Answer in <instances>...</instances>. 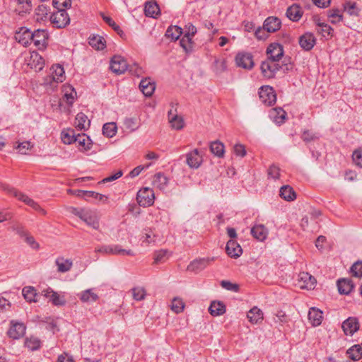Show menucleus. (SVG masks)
<instances>
[{"label": "nucleus", "mask_w": 362, "mask_h": 362, "mask_svg": "<svg viewBox=\"0 0 362 362\" xmlns=\"http://www.w3.org/2000/svg\"><path fill=\"white\" fill-rule=\"evenodd\" d=\"M251 234L255 239L264 241L268 235V230L263 224H257L252 228Z\"/></svg>", "instance_id": "nucleus-22"}, {"label": "nucleus", "mask_w": 362, "mask_h": 362, "mask_svg": "<svg viewBox=\"0 0 362 362\" xmlns=\"http://www.w3.org/2000/svg\"><path fill=\"white\" fill-rule=\"evenodd\" d=\"M279 168L274 165H272L268 169V176L272 179L277 180L279 178Z\"/></svg>", "instance_id": "nucleus-62"}, {"label": "nucleus", "mask_w": 362, "mask_h": 362, "mask_svg": "<svg viewBox=\"0 0 362 362\" xmlns=\"http://www.w3.org/2000/svg\"><path fill=\"white\" fill-rule=\"evenodd\" d=\"M132 296L134 300H141L145 298L146 291L143 287H135L132 289Z\"/></svg>", "instance_id": "nucleus-50"}, {"label": "nucleus", "mask_w": 362, "mask_h": 362, "mask_svg": "<svg viewBox=\"0 0 362 362\" xmlns=\"http://www.w3.org/2000/svg\"><path fill=\"white\" fill-rule=\"evenodd\" d=\"M168 118L173 129L180 130L184 127V120L181 116L177 115L176 110H170L168 113Z\"/></svg>", "instance_id": "nucleus-15"}, {"label": "nucleus", "mask_w": 362, "mask_h": 362, "mask_svg": "<svg viewBox=\"0 0 362 362\" xmlns=\"http://www.w3.org/2000/svg\"><path fill=\"white\" fill-rule=\"evenodd\" d=\"M302 14L301 8L297 4L292 5L286 11L287 17L293 21H298L301 18Z\"/></svg>", "instance_id": "nucleus-31"}, {"label": "nucleus", "mask_w": 362, "mask_h": 362, "mask_svg": "<svg viewBox=\"0 0 362 362\" xmlns=\"http://www.w3.org/2000/svg\"><path fill=\"white\" fill-rule=\"evenodd\" d=\"M125 127L131 131H134L137 129L136 119L134 117L126 118L124 121Z\"/></svg>", "instance_id": "nucleus-57"}, {"label": "nucleus", "mask_w": 362, "mask_h": 362, "mask_svg": "<svg viewBox=\"0 0 362 362\" xmlns=\"http://www.w3.org/2000/svg\"><path fill=\"white\" fill-rule=\"evenodd\" d=\"M283 69V66L280 64L279 62L267 59L261 64V71L264 77L267 78H272L274 77L278 71Z\"/></svg>", "instance_id": "nucleus-2"}, {"label": "nucleus", "mask_w": 362, "mask_h": 362, "mask_svg": "<svg viewBox=\"0 0 362 362\" xmlns=\"http://www.w3.org/2000/svg\"><path fill=\"white\" fill-rule=\"evenodd\" d=\"M346 355L354 361H358L362 357V348L360 345H354L346 351Z\"/></svg>", "instance_id": "nucleus-40"}, {"label": "nucleus", "mask_w": 362, "mask_h": 362, "mask_svg": "<svg viewBox=\"0 0 362 362\" xmlns=\"http://www.w3.org/2000/svg\"><path fill=\"white\" fill-rule=\"evenodd\" d=\"M15 38L20 44L27 47L32 42L31 31L27 28H21L16 33Z\"/></svg>", "instance_id": "nucleus-18"}, {"label": "nucleus", "mask_w": 362, "mask_h": 362, "mask_svg": "<svg viewBox=\"0 0 362 362\" xmlns=\"http://www.w3.org/2000/svg\"><path fill=\"white\" fill-rule=\"evenodd\" d=\"M209 311L212 316H218L226 313V306L221 302H212L209 308Z\"/></svg>", "instance_id": "nucleus-36"}, {"label": "nucleus", "mask_w": 362, "mask_h": 362, "mask_svg": "<svg viewBox=\"0 0 362 362\" xmlns=\"http://www.w3.org/2000/svg\"><path fill=\"white\" fill-rule=\"evenodd\" d=\"M101 16L105 22L112 27L119 35H122L123 34V31L121 30L120 27L117 25L110 17L106 16L103 13Z\"/></svg>", "instance_id": "nucleus-52"}, {"label": "nucleus", "mask_w": 362, "mask_h": 362, "mask_svg": "<svg viewBox=\"0 0 362 362\" xmlns=\"http://www.w3.org/2000/svg\"><path fill=\"white\" fill-rule=\"evenodd\" d=\"M215 71L220 74L226 69V63L224 59H216L214 62Z\"/></svg>", "instance_id": "nucleus-60"}, {"label": "nucleus", "mask_w": 362, "mask_h": 362, "mask_svg": "<svg viewBox=\"0 0 362 362\" xmlns=\"http://www.w3.org/2000/svg\"><path fill=\"white\" fill-rule=\"evenodd\" d=\"M281 22L279 18L274 16L267 18L264 22V28L267 33H274L281 28Z\"/></svg>", "instance_id": "nucleus-19"}, {"label": "nucleus", "mask_w": 362, "mask_h": 362, "mask_svg": "<svg viewBox=\"0 0 362 362\" xmlns=\"http://www.w3.org/2000/svg\"><path fill=\"white\" fill-rule=\"evenodd\" d=\"M127 69V63L126 60L121 56H115L110 62V69L117 74H122L125 72Z\"/></svg>", "instance_id": "nucleus-9"}, {"label": "nucleus", "mask_w": 362, "mask_h": 362, "mask_svg": "<svg viewBox=\"0 0 362 362\" xmlns=\"http://www.w3.org/2000/svg\"><path fill=\"white\" fill-rule=\"evenodd\" d=\"M51 73L45 78V85L52 86V83L62 82L64 79V70L60 65H54L51 68Z\"/></svg>", "instance_id": "nucleus-6"}, {"label": "nucleus", "mask_w": 362, "mask_h": 362, "mask_svg": "<svg viewBox=\"0 0 362 362\" xmlns=\"http://www.w3.org/2000/svg\"><path fill=\"white\" fill-rule=\"evenodd\" d=\"M28 65L35 71H40L44 67L45 60L37 52H33L30 54Z\"/></svg>", "instance_id": "nucleus-20"}, {"label": "nucleus", "mask_w": 362, "mask_h": 362, "mask_svg": "<svg viewBox=\"0 0 362 362\" xmlns=\"http://www.w3.org/2000/svg\"><path fill=\"white\" fill-rule=\"evenodd\" d=\"M202 160V156L197 149H194L186 155V163L191 168H198Z\"/></svg>", "instance_id": "nucleus-13"}, {"label": "nucleus", "mask_w": 362, "mask_h": 362, "mask_svg": "<svg viewBox=\"0 0 362 362\" xmlns=\"http://www.w3.org/2000/svg\"><path fill=\"white\" fill-rule=\"evenodd\" d=\"M71 4V0H53V6L57 10L70 7Z\"/></svg>", "instance_id": "nucleus-55"}, {"label": "nucleus", "mask_w": 362, "mask_h": 362, "mask_svg": "<svg viewBox=\"0 0 362 362\" xmlns=\"http://www.w3.org/2000/svg\"><path fill=\"white\" fill-rule=\"evenodd\" d=\"M71 213L78 216L81 221L85 222L87 226L95 230H98L100 227V216L96 211L89 209H78L71 207Z\"/></svg>", "instance_id": "nucleus-1"}, {"label": "nucleus", "mask_w": 362, "mask_h": 362, "mask_svg": "<svg viewBox=\"0 0 362 362\" xmlns=\"http://www.w3.org/2000/svg\"><path fill=\"white\" fill-rule=\"evenodd\" d=\"M298 281L301 282L300 288L306 289H312L314 288L316 280L314 276L308 272H301L298 275Z\"/></svg>", "instance_id": "nucleus-17"}, {"label": "nucleus", "mask_w": 362, "mask_h": 362, "mask_svg": "<svg viewBox=\"0 0 362 362\" xmlns=\"http://www.w3.org/2000/svg\"><path fill=\"white\" fill-rule=\"evenodd\" d=\"M269 117L278 124L285 122L286 112L281 107L272 108L269 111Z\"/></svg>", "instance_id": "nucleus-23"}, {"label": "nucleus", "mask_w": 362, "mask_h": 362, "mask_svg": "<svg viewBox=\"0 0 362 362\" xmlns=\"http://www.w3.org/2000/svg\"><path fill=\"white\" fill-rule=\"evenodd\" d=\"M235 62L238 66L250 69L254 66L252 56L250 53H238L235 57Z\"/></svg>", "instance_id": "nucleus-10"}, {"label": "nucleus", "mask_w": 362, "mask_h": 362, "mask_svg": "<svg viewBox=\"0 0 362 362\" xmlns=\"http://www.w3.org/2000/svg\"><path fill=\"white\" fill-rule=\"evenodd\" d=\"M30 147L31 145L29 141H23L19 143L16 148L18 151V153H20L21 154H26L27 151L29 150Z\"/></svg>", "instance_id": "nucleus-64"}, {"label": "nucleus", "mask_w": 362, "mask_h": 362, "mask_svg": "<svg viewBox=\"0 0 362 362\" xmlns=\"http://www.w3.org/2000/svg\"><path fill=\"white\" fill-rule=\"evenodd\" d=\"M316 39L311 33H306L299 38L300 46L306 51L310 50L315 45Z\"/></svg>", "instance_id": "nucleus-16"}, {"label": "nucleus", "mask_w": 362, "mask_h": 362, "mask_svg": "<svg viewBox=\"0 0 362 362\" xmlns=\"http://www.w3.org/2000/svg\"><path fill=\"white\" fill-rule=\"evenodd\" d=\"M211 152L217 157L222 158L224 155V145L223 143L216 141L210 144Z\"/></svg>", "instance_id": "nucleus-41"}, {"label": "nucleus", "mask_w": 362, "mask_h": 362, "mask_svg": "<svg viewBox=\"0 0 362 362\" xmlns=\"http://www.w3.org/2000/svg\"><path fill=\"white\" fill-rule=\"evenodd\" d=\"M50 301L57 306L64 305L66 303L65 300L54 291L50 295Z\"/></svg>", "instance_id": "nucleus-53"}, {"label": "nucleus", "mask_w": 362, "mask_h": 362, "mask_svg": "<svg viewBox=\"0 0 362 362\" xmlns=\"http://www.w3.org/2000/svg\"><path fill=\"white\" fill-rule=\"evenodd\" d=\"M159 7L156 2H146L144 7L145 15L148 17L156 18L159 14Z\"/></svg>", "instance_id": "nucleus-37"}, {"label": "nucleus", "mask_w": 362, "mask_h": 362, "mask_svg": "<svg viewBox=\"0 0 362 362\" xmlns=\"http://www.w3.org/2000/svg\"><path fill=\"white\" fill-rule=\"evenodd\" d=\"M154 199V192L151 188L144 187L137 192L136 200L141 206L146 207L153 205Z\"/></svg>", "instance_id": "nucleus-3"}, {"label": "nucleus", "mask_w": 362, "mask_h": 362, "mask_svg": "<svg viewBox=\"0 0 362 362\" xmlns=\"http://www.w3.org/2000/svg\"><path fill=\"white\" fill-rule=\"evenodd\" d=\"M139 88L146 96H151L155 90L156 85L150 78H144L141 81Z\"/></svg>", "instance_id": "nucleus-26"}, {"label": "nucleus", "mask_w": 362, "mask_h": 362, "mask_svg": "<svg viewBox=\"0 0 362 362\" xmlns=\"http://www.w3.org/2000/svg\"><path fill=\"white\" fill-rule=\"evenodd\" d=\"M279 192L280 197L286 201H293L296 199L294 190L288 185L281 187Z\"/></svg>", "instance_id": "nucleus-39"}, {"label": "nucleus", "mask_w": 362, "mask_h": 362, "mask_svg": "<svg viewBox=\"0 0 362 362\" xmlns=\"http://www.w3.org/2000/svg\"><path fill=\"white\" fill-rule=\"evenodd\" d=\"M344 11L350 16H358L359 8L355 2L347 1L343 4Z\"/></svg>", "instance_id": "nucleus-46"}, {"label": "nucleus", "mask_w": 362, "mask_h": 362, "mask_svg": "<svg viewBox=\"0 0 362 362\" xmlns=\"http://www.w3.org/2000/svg\"><path fill=\"white\" fill-rule=\"evenodd\" d=\"M170 253L168 250H156L153 254L155 264L165 262L170 257Z\"/></svg>", "instance_id": "nucleus-42"}, {"label": "nucleus", "mask_w": 362, "mask_h": 362, "mask_svg": "<svg viewBox=\"0 0 362 362\" xmlns=\"http://www.w3.org/2000/svg\"><path fill=\"white\" fill-rule=\"evenodd\" d=\"M267 59L279 62L284 56L283 46L277 42L271 43L267 49Z\"/></svg>", "instance_id": "nucleus-7"}, {"label": "nucleus", "mask_w": 362, "mask_h": 362, "mask_svg": "<svg viewBox=\"0 0 362 362\" xmlns=\"http://www.w3.org/2000/svg\"><path fill=\"white\" fill-rule=\"evenodd\" d=\"M352 158L354 163L359 166L360 168H362V150L358 149L356 150L352 155Z\"/></svg>", "instance_id": "nucleus-61"}, {"label": "nucleus", "mask_w": 362, "mask_h": 362, "mask_svg": "<svg viewBox=\"0 0 362 362\" xmlns=\"http://www.w3.org/2000/svg\"><path fill=\"white\" fill-rule=\"evenodd\" d=\"M221 285L223 288L228 291H232L234 292H238L239 290V285L237 284H233L230 281H222L221 282Z\"/></svg>", "instance_id": "nucleus-58"}, {"label": "nucleus", "mask_w": 362, "mask_h": 362, "mask_svg": "<svg viewBox=\"0 0 362 362\" xmlns=\"http://www.w3.org/2000/svg\"><path fill=\"white\" fill-rule=\"evenodd\" d=\"M35 14L37 16L36 20L37 21H43L47 15V9L44 6H40L35 10Z\"/></svg>", "instance_id": "nucleus-56"}, {"label": "nucleus", "mask_w": 362, "mask_h": 362, "mask_svg": "<svg viewBox=\"0 0 362 362\" xmlns=\"http://www.w3.org/2000/svg\"><path fill=\"white\" fill-rule=\"evenodd\" d=\"M185 303L180 298H174L171 303V310L175 313H180L183 311Z\"/></svg>", "instance_id": "nucleus-49"}, {"label": "nucleus", "mask_w": 362, "mask_h": 362, "mask_svg": "<svg viewBox=\"0 0 362 362\" xmlns=\"http://www.w3.org/2000/svg\"><path fill=\"white\" fill-rule=\"evenodd\" d=\"M117 125L115 122L106 123L103 127V134L107 137H113L117 132Z\"/></svg>", "instance_id": "nucleus-43"}, {"label": "nucleus", "mask_w": 362, "mask_h": 362, "mask_svg": "<svg viewBox=\"0 0 362 362\" xmlns=\"http://www.w3.org/2000/svg\"><path fill=\"white\" fill-rule=\"evenodd\" d=\"M214 257L196 259L187 266V270L197 272L204 269L211 262L214 261Z\"/></svg>", "instance_id": "nucleus-14"}, {"label": "nucleus", "mask_w": 362, "mask_h": 362, "mask_svg": "<svg viewBox=\"0 0 362 362\" xmlns=\"http://www.w3.org/2000/svg\"><path fill=\"white\" fill-rule=\"evenodd\" d=\"M80 300L83 303H93L95 302L98 296L93 292V290L90 288L82 291L78 294Z\"/></svg>", "instance_id": "nucleus-34"}, {"label": "nucleus", "mask_w": 362, "mask_h": 362, "mask_svg": "<svg viewBox=\"0 0 362 362\" xmlns=\"http://www.w3.org/2000/svg\"><path fill=\"white\" fill-rule=\"evenodd\" d=\"M327 16L332 23H337L342 21V14L338 8H333L327 11Z\"/></svg>", "instance_id": "nucleus-45"}, {"label": "nucleus", "mask_w": 362, "mask_h": 362, "mask_svg": "<svg viewBox=\"0 0 362 362\" xmlns=\"http://www.w3.org/2000/svg\"><path fill=\"white\" fill-rule=\"evenodd\" d=\"M259 96L261 102L271 106L276 103V95L274 90L269 86H264L259 88Z\"/></svg>", "instance_id": "nucleus-5"}, {"label": "nucleus", "mask_w": 362, "mask_h": 362, "mask_svg": "<svg viewBox=\"0 0 362 362\" xmlns=\"http://www.w3.org/2000/svg\"><path fill=\"white\" fill-rule=\"evenodd\" d=\"M76 135L73 130H67L62 132V141L65 144H71L75 143Z\"/></svg>", "instance_id": "nucleus-47"}, {"label": "nucleus", "mask_w": 362, "mask_h": 362, "mask_svg": "<svg viewBox=\"0 0 362 362\" xmlns=\"http://www.w3.org/2000/svg\"><path fill=\"white\" fill-rule=\"evenodd\" d=\"M50 21L57 28H65L70 23V18L65 9H59L50 16Z\"/></svg>", "instance_id": "nucleus-4"}, {"label": "nucleus", "mask_w": 362, "mask_h": 362, "mask_svg": "<svg viewBox=\"0 0 362 362\" xmlns=\"http://www.w3.org/2000/svg\"><path fill=\"white\" fill-rule=\"evenodd\" d=\"M332 28L327 24H318L317 33H321L323 37L331 35Z\"/></svg>", "instance_id": "nucleus-59"}, {"label": "nucleus", "mask_w": 362, "mask_h": 362, "mask_svg": "<svg viewBox=\"0 0 362 362\" xmlns=\"http://www.w3.org/2000/svg\"><path fill=\"white\" fill-rule=\"evenodd\" d=\"M22 293L27 302H37L40 300V296L33 286H25L23 288Z\"/></svg>", "instance_id": "nucleus-25"}, {"label": "nucleus", "mask_w": 362, "mask_h": 362, "mask_svg": "<svg viewBox=\"0 0 362 362\" xmlns=\"http://www.w3.org/2000/svg\"><path fill=\"white\" fill-rule=\"evenodd\" d=\"M351 272L353 276H354L356 277H361L362 276V262H355L351 267Z\"/></svg>", "instance_id": "nucleus-54"}, {"label": "nucleus", "mask_w": 362, "mask_h": 362, "mask_svg": "<svg viewBox=\"0 0 362 362\" xmlns=\"http://www.w3.org/2000/svg\"><path fill=\"white\" fill-rule=\"evenodd\" d=\"M249 321L252 324H257L263 320V313L257 307L251 308L247 315Z\"/></svg>", "instance_id": "nucleus-28"}, {"label": "nucleus", "mask_w": 362, "mask_h": 362, "mask_svg": "<svg viewBox=\"0 0 362 362\" xmlns=\"http://www.w3.org/2000/svg\"><path fill=\"white\" fill-rule=\"evenodd\" d=\"M64 91V98L66 99L68 105H71L74 103L75 97L76 95V91L71 86L66 87Z\"/></svg>", "instance_id": "nucleus-48"}, {"label": "nucleus", "mask_w": 362, "mask_h": 362, "mask_svg": "<svg viewBox=\"0 0 362 362\" xmlns=\"http://www.w3.org/2000/svg\"><path fill=\"white\" fill-rule=\"evenodd\" d=\"M32 42L39 49L43 48L47 44L48 34L45 30H37L31 32Z\"/></svg>", "instance_id": "nucleus-11"}, {"label": "nucleus", "mask_w": 362, "mask_h": 362, "mask_svg": "<svg viewBox=\"0 0 362 362\" xmlns=\"http://www.w3.org/2000/svg\"><path fill=\"white\" fill-rule=\"evenodd\" d=\"M337 287L339 293L349 294L354 288L352 281L346 279H341L337 281Z\"/></svg>", "instance_id": "nucleus-29"}, {"label": "nucleus", "mask_w": 362, "mask_h": 362, "mask_svg": "<svg viewBox=\"0 0 362 362\" xmlns=\"http://www.w3.org/2000/svg\"><path fill=\"white\" fill-rule=\"evenodd\" d=\"M24 346L31 351H37L41 347V341L36 337L30 336L25 338Z\"/></svg>", "instance_id": "nucleus-33"}, {"label": "nucleus", "mask_w": 362, "mask_h": 362, "mask_svg": "<svg viewBox=\"0 0 362 362\" xmlns=\"http://www.w3.org/2000/svg\"><path fill=\"white\" fill-rule=\"evenodd\" d=\"M152 183L155 187L164 190L168 185V178L163 173H158L153 176Z\"/></svg>", "instance_id": "nucleus-27"}, {"label": "nucleus", "mask_w": 362, "mask_h": 362, "mask_svg": "<svg viewBox=\"0 0 362 362\" xmlns=\"http://www.w3.org/2000/svg\"><path fill=\"white\" fill-rule=\"evenodd\" d=\"M192 37H190L189 35H185L184 37L181 39L180 43L181 47L186 51L189 52L192 48Z\"/></svg>", "instance_id": "nucleus-51"}, {"label": "nucleus", "mask_w": 362, "mask_h": 362, "mask_svg": "<svg viewBox=\"0 0 362 362\" xmlns=\"http://www.w3.org/2000/svg\"><path fill=\"white\" fill-rule=\"evenodd\" d=\"M308 320L313 326H318L322 321V312L315 307L310 308L308 314Z\"/></svg>", "instance_id": "nucleus-21"}, {"label": "nucleus", "mask_w": 362, "mask_h": 362, "mask_svg": "<svg viewBox=\"0 0 362 362\" xmlns=\"http://www.w3.org/2000/svg\"><path fill=\"white\" fill-rule=\"evenodd\" d=\"M89 45L98 50H103L106 47L105 38L100 35H93L89 37Z\"/></svg>", "instance_id": "nucleus-32"}, {"label": "nucleus", "mask_w": 362, "mask_h": 362, "mask_svg": "<svg viewBox=\"0 0 362 362\" xmlns=\"http://www.w3.org/2000/svg\"><path fill=\"white\" fill-rule=\"evenodd\" d=\"M359 322L356 317H349L342 323V329L346 335L352 336L359 329Z\"/></svg>", "instance_id": "nucleus-12"}, {"label": "nucleus", "mask_w": 362, "mask_h": 362, "mask_svg": "<svg viewBox=\"0 0 362 362\" xmlns=\"http://www.w3.org/2000/svg\"><path fill=\"white\" fill-rule=\"evenodd\" d=\"M18 6L15 11L21 16L29 13L31 11V1L30 0H17Z\"/></svg>", "instance_id": "nucleus-35"}, {"label": "nucleus", "mask_w": 362, "mask_h": 362, "mask_svg": "<svg viewBox=\"0 0 362 362\" xmlns=\"http://www.w3.org/2000/svg\"><path fill=\"white\" fill-rule=\"evenodd\" d=\"M11 327L8 331V335L13 339H18L23 337L25 333L26 327L23 323L11 321Z\"/></svg>", "instance_id": "nucleus-8"}, {"label": "nucleus", "mask_w": 362, "mask_h": 362, "mask_svg": "<svg viewBox=\"0 0 362 362\" xmlns=\"http://www.w3.org/2000/svg\"><path fill=\"white\" fill-rule=\"evenodd\" d=\"M75 144L81 151H87L90 148L92 142L89 136L85 134H78L76 136Z\"/></svg>", "instance_id": "nucleus-24"}, {"label": "nucleus", "mask_w": 362, "mask_h": 362, "mask_svg": "<svg viewBox=\"0 0 362 362\" xmlns=\"http://www.w3.org/2000/svg\"><path fill=\"white\" fill-rule=\"evenodd\" d=\"M90 124V121L88 117L83 112H79L75 118V126L80 130L87 129Z\"/></svg>", "instance_id": "nucleus-30"}, {"label": "nucleus", "mask_w": 362, "mask_h": 362, "mask_svg": "<svg viewBox=\"0 0 362 362\" xmlns=\"http://www.w3.org/2000/svg\"><path fill=\"white\" fill-rule=\"evenodd\" d=\"M72 261L71 259H65L64 257H59L56 259V264L58 271L60 272H66L70 270L72 267Z\"/></svg>", "instance_id": "nucleus-38"}, {"label": "nucleus", "mask_w": 362, "mask_h": 362, "mask_svg": "<svg viewBox=\"0 0 362 362\" xmlns=\"http://www.w3.org/2000/svg\"><path fill=\"white\" fill-rule=\"evenodd\" d=\"M233 151L237 156L242 158L246 155L245 146L241 144H236L233 147Z\"/></svg>", "instance_id": "nucleus-63"}, {"label": "nucleus", "mask_w": 362, "mask_h": 362, "mask_svg": "<svg viewBox=\"0 0 362 362\" xmlns=\"http://www.w3.org/2000/svg\"><path fill=\"white\" fill-rule=\"evenodd\" d=\"M182 28L179 26H170L167 29L165 35L171 38L173 40H177L182 35Z\"/></svg>", "instance_id": "nucleus-44"}]
</instances>
